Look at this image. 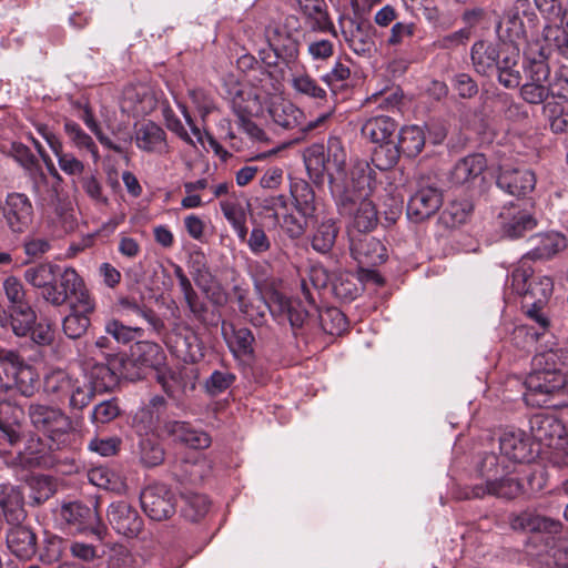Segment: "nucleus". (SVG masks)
<instances>
[{"mask_svg": "<svg viewBox=\"0 0 568 568\" xmlns=\"http://www.w3.org/2000/svg\"><path fill=\"white\" fill-rule=\"evenodd\" d=\"M254 286L257 294L255 303L251 307L256 308L257 317L251 313V324L260 325L266 313H270L280 323L288 322L292 328L303 326L307 311L298 300L287 298L281 292L282 282L274 275L268 263L257 265L254 274Z\"/></svg>", "mask_w": 568, "mask_h": 568, "instance_id": "obj_1", "label": "nucleus"}, {"mask_svg": "<svg viewBox=\"0 0 568 568\" xmlns=\"http://www.w3.org/2000/svg\"><path fill=\"white\" fill-rule=\"evenodd\" d=\"M531 365L532 371L525 381V400L532 406H548L549 396L566 385L561 368L568 365V346L537 353Z\"/></svg>", "mask_w": 568, "mask_h": 568, "instance_id": "obj_2", "label": "nucleus"}, {"mask_svg": "<svg viewBox=\"0 0 568 568\" xmlns=\"http://www.w3.org/2000/svg\"><path fill=\"white\" fill-rule=\"evenodd\" d=\"M514 464L508 463L501 455L485 454L477 464L476 471L481 480L464 489V498H497L513 499L523 493V485L513 476Z\"/></svg>", "mask_w": 568, "mask_h": 568, "instance_id": "obj_3", "label": "nucleus"}, {"mask_svg": "<svg viewBox=\"0 0 568 568\" xmlns=\"http://www.w3.org/2000/svg\"><path fill=\"white\" fill-rule=\"evenodd\" d=\"M470 59L478 74L497 75L498 82L507 89H516L521 83L519 49L515 45L498 47L480 40L471 45Z\"/></svg>", "mask_w": 568, "mask_h": 568, "instance_id": "obj_4", "label": "nucleus"}, {"mask_svg": "<svg viewBox=\"0 0 568 568\" xmlns=\"http://www.w3.org/2000/svg\"><path fill=\"white\" fill-rule=\"evenodd\" d=\"M0 508L9 526L6 541L9 550L19 559L30 560L38 550L37 535L24 524L27 513L20 491L14 487L0 491Z\"/></svg>", "mask_w": 568, "mask_h": 568, "instance_id": "obj_5", "label": "nucleus"}, {"mask_svg": "<svg viewBox=\"0 0 568 568\" xmlns=\"http://www.w3.org/2000/svg\"><path fill=\"white\" fill-rule=\"evenodd\" d=\"M256 36L263 37L267 48L257 49V60L267 68L277 65L278 61L288 64L298 57V41L296 30L287 23L275 20L260 21L256 26Z\"/></svg>", "mask_w": 568, "mask_h": 568, "instance_id": "obj_6", "label": "nucleus"}, {"mask_svg": "<svg viewBox=\"0 0 568 568\" xmlns=\"http://www.w3.org/2000/svg\"><path fill=\"white\" fill-rule=\"evenodd\" d=\"M27 416L31 426L48 437L50 450L62 449L70 444L73 423L60 407L32 402L28 405Z\"/></svg>", "mask_w": 568, "mask_h": 568, "instance_id": "obj_7", "label": "nucleus"}, {"mask_svg": "<svg viewBox=\"0 0 568 568\" xmlns=\"http://www.w3.org/2000/svg\"><path fill=\"white\" fill-rule=\"evenodd\" d=\"M304 163L308 175L316 182L323 180L326 174L332 182L335 175L344 172L346 152L339 138H331L327 148L323 144H313L303 153Z\"/></svg>", "mask_w": 568, "mask_h": 568, "instance_id": "obj_8", "label": "nucleus"}, {"mask_svg": "<svg viewBox=\"0 0 568 568\" xmlns=\"http://www.w3.org/2000/svg\"><path fill=\"white\" fill-rule=\"evenodd\" d=\"M251 116L258 120L268 118L285 130H294L304 120V113L292 102L265 91L251 92Z\"/></svg>", "mask_w": 568, "mask_h": 568, "instance_id": "obj_9", "label": "nucleus"}, {"mask_svg": "<svg viewBox=\"0 0 568 568\" xmlns=\"http://www.w3.org/2000/svg\"><path fill=\"white\" fill-rule=\"evenodd\" d=\"M45 394L58 402L68 399L69 408L82 410L91 403V390L84 379L70 375L63 369L48 373L43 381Z\"/></svg>", "mask_w": 568, "mask_h": 568, "instance_id": "obj_10", "label": "nucleus"}, {"mask_svg": "<svg viewBox=\"0 0 568 568\" xmlns=\"http://www.w3.org/2000/svg\"><path fill=\"white\" fill-rule=\"evenodd\" d=\"M509 524L515 531L531 534L532 540L540 545L541 551L546 547H555L565 529L561 520L541 515L531 509L513 514L509 518Z\"/></svg>", "mask_w": 568, "mask_h": 568, "instance_id": "obj_11", "label": "nucleus"}, {"mask_svg": "<svg viewBox=\"0 0 568 568\" xmlns=\"http://www.w3.org/2000/svg\"><path fill=\"white\" fill-rule=\"evenodd\" d=\"M47 292H41L42 298L54 307L72 303H81L92 298L83 278L73 267H59L55 280Z\"/></svg>", "mask_w": 568, "mask_h": 568, "instance_id": "obj_12", "label": "nucleus"}, {"mask_svg": "<svg viewBox=\"0 0 568 568\" xmlns=\"http://www.w3.org/2000/svg\"><path fill=\"white\" fill-rule=\"evenodd\" d=\"M341 215L348 216L349 235L354 232L366 234L378 224V212L375 204L362 194L354 195L351 191L343 192L336 200Z\"/></svg>", "mask_w": 568, "mask_h": 568, "instance_id": "obj_13", "label": "nucleus"}, {"mask_svg": "<svg viewBox=\"0 0 568 568\" xmlns=\"http://www.w3.org/2000/svg\"><path fill=\"white\" fill-rule=\"evenodd\" d=\"M121 377L130 381L141 379V373L126 372L123 366V357H114L105 363L94 364L89 372V379H84L91 390V400L97 393L112 389Z\"/></svg>", "mask_w": 568, "mask_h": 568, "instance_id": "obj_14", "label": "nucleus"}, {"mask_svg": "<svg viewBox=\"0 0 568 568\" xmlns=\"http://www.w3.org/2000/svg\"><path fill=\"white\" fill-rule=\"evenodd\" d=\"M443 204V194L436 181L420 178L417 190L407 204V216L418 223L434 215Z\"/></svg>", "mask_w": 568, "mask_h": 568, "instance_id": "obj_15", "label": "nucleus"}, {"mask_svg": "<svg viewBox=\"0 0 568 568\" xmlns=\"http://www.w3.org/2000/svg\"><path fill=\"white\" fill-rule=\"evenodd\" d=\"M256 210H258L257 215L261 216L260 223L264 227L272 230L281 225L291 239L300 237L307 223L306 221L303 223L293 214L284 213L285 199L282 195L264 200L262 207H256Z\"/></svg>", "mask_w": 568, "mask_h": 568, "instance_id": "obj_16", "label": "nucleus"}, {"mask_svg": "<svg viewBox=\"0 0 568 568\" xmlns=\"http://www.w3.org/2000/svg\"><path fill=\"white\" fill-rule=\"evenodd\" d=\"M144 514L154 521L170 519L176 511L175 494L164 484H153L140 494Z\"/></svg>", "mask_w": 568, "mask_h": 568, "instance_id": "obj_17", "label": "nucleus"}, {"mask_svg": "<svg viewBox=\"0 0 568 568\" xmlns=\"http://www.w3.org/2000/svg\"><path fill=\"white\" fill-rule=\"evenodd\" d=\"M60 515L67 524L74 526L78 531H90L99 539H103L106 527L99 515L98 501H92V506L81 501L64 504L61 507Z\"/></svg>", "mask_w": 568, "mask_h": 568, "instance_id": "obj_18", "label": "nucleus"}, {"mask_svg": "<svg viewBox=\"0 0 568 568\" xmlns=\"http://www.w3.org/2000/svg\"><path fill=\"white\" fill-rule=\"evenodd\" d=\"M164 361L165 354L159 344L141 341L131 348L130 357L123 356V366L126 372H140L143 378L146 369H158Z\"/></svg>", "mask_w": 568, "mask_h": 568, "instance_id": "obj_19", "label": "nucleus"}, {"mask_svg": "<svg viewBox=\"0 0 568 568\" xmlns=\"http://www.w3.org/2000/svg\"><path fill=\"white\" fill-rule=\"evenodd\" d=\"M24 410L16 402L0 400V445L14 447L23 437Z\"/></svg>", "mask_w": 568, "mask_h": 568, "instance_id": "obj_20", "label": "nucleus"}, {"mask_svg": "<svg viewBox=\"0 0 568 568\" xmlns=\"http://www.w3.org/2000/svg\"><path fill=\"white\" fill-rule=\"evenodd\" d=\"M529 3L526 0H518L505 11L496 26V32L500 40L514 43L525 37V22L527 18L531 21L534 13H528Z\"/></svg>", "mask_w": 568, "mask_h": 568, "instance_id": "obj_21", "label": "nucleus"}, {"mask_svg": "<svg viewBox=\"0 0 568 568\" xmlns=\"http://www.w3.org/2000/svg\"><path fill=\"white\" fill-rule=\"evenodd\" d=\"M3 217L11 232L23 233L32 223L33 206L23 193H9L2 207Z\"/></svg>", "mask_w": 568, "mask_h": 568, "instance_id": "obj_22", "label": "nucleus"}, {"mask_svg": "<svg viewBox=\"0 0 568 568\" xmlns=\"http://www.w3.org/2000/svg\"><path fill=\"white\" fill-rule=\"evenodd\" d=\"M111 527L128 538L136 537L143 529V519L138 510L124 500L112 503L106 511Z\"/></svg>", "mask_w": 568, "mask_h": 568, "instance_id": "obj_23", "label": "nucleus"}, {"mask_svg": "<svg viewBox=\"0 0 568 568\" xmlns=\"http://www.w3.org/2000/svg\"><path fill=\"white\" fill-rule=\"evenodd\" d=\"M529 429L532 438L547 446L558 448L564 445L565 427L555 416L538 413L530 417Z\"/></svg>", "mask_w": 568, "mask_h": 568, "instance_id": "obj_24", "label": "nucleus"}, {"mask_svg": "<svg viewBox=\"0 0 568 568\" xmlns=\"http://www.w3.org/2000/svg\"><path fill=\"white\" fill-rule=\"evenodd\" d=\"M349 250L361 267L376 266L386 260V248L376 237L367 234H351Z\"/></svg>", "mask_w": 568, "mask_h": 568, "instance_id": "obj_25", "label": "nucleus"}, {"mask_svg": "<svg viewBox=\"0 0 568 568\" xmlns=\"http://www.w3.org/2000/svg\"><path fill=\"white\" fill-rule=\"evenodd\" d=\"M496 184L500 190L513 196H525L535 189L536 176L528 169L500 165Z\"/></svg>", "mask_w": 568, "mask_h": 568, "instance_id": "obj_26", "label": "nucleus"}, {"mask_svg": "<svg viewBox=\"0 0 568 568\" xmlns=\"http://www.w3.org/2000/svg\"><path fill=\"white\" fill-rule=\"evenodd\" d=\"M81 303L69 305V313L62 320V331L71 339H78L85 335L91 325V314L95 310L93 297Z\"/></svg>", "mask_w": 568, "mask_h": 568, "instance_id": "obj_27", "label": "nucleus"}, {"mask_svg": "<svg viewBox=\"0 0 568 568\" xmlns=\"http://www.w3.org/2000/svg\"><path fill=\"white\" fill-rule=\"evenodd\" d=\"M344 39L349 49L358 55H368L374 50L372 26L368 21L349 19L342 28Z\"/></svg>", "mask_w": 568, "mask_h": 568, "instance_id": "obj_28", "label": "nucleus"}, {"mask_svg": "<svg viewBox=\"0 0 568 568\" xmlns=\"http://www.w3.org/2000/svg\"><path fill=\"white\" fill-rule=\"evenodd\" d=\"M162 428L174 440L193 449H205L212 442L207 433L193 428L187 422L165 419Z\"/></svg>", "mask_w": 568, "mask_h": 568, "instance_id": "obj_29", "label": "nucleus"}, {"mask_svg": "<svg viewBox=\"0 0 568 568\" xmlns=\"http://www.w3.org/2000/svg\"><path fill=\"white\" fill-rule=\"evenodd\" d=\"M501 456L511 464L524 463L530 458V448L525 433L510 430L504 433L499 438Z\"/></svg>", "mask_w": 568, "mask_h": 568, "instance_id": "obj_30", "label": "nucleus"}, {"mask_svg": "<svg viewBox=\"0 0 568 568\" xmlns=\"http://www.w3.org/2000/svg\"><path fill=\"white\" fill-rule=\"evenodd\" d=\"M530 250L524 257L530 260L549 258L566 246V239L557 232L539 233L529 239Z\"/></svg>", "mask_w": 568, "mask_h": 568, "instance_id": "obj_31", "label": "nucleus"}, {"mask_svg": "<svg viewBox=\"0 0 568 568\" xmlns=\"http://www.w3.org/2000/svg\"><path fill=\"white\" fill-rule=\"evenodd\" d=\"M546 48L529 45L525 52L524 71L526 81L549 82L550 68L547 62Z\"/></svg>", "mask_w": 568, "mask_h": 568, "instance_id": "obj_32", "label": "nucleus"}, {"mask_svg": "<svg viewBox=\"0 0 568 568\" xmlns=\"http://www.w3.org/2000/svg\"><path fill=\"white\" fill-rule=\"evenodd\" d=\"M245 207H248V200L244 194L233 195L231 199L221 202V210L225 219L242 242H245L247 233Z\"/></svg>", "mask_w": 568, "mask_h": 568, "instance_id": "obj_33", "label": "nucleus"}, {"mask_svg": "<svg viewBox=\"0 0 568 568\" xmlns=\"http://www.w3.org/2000/svg\"><path fill=\"white\" fill-rule=\"evenodd\" d=\"M487 162L483 154H469L459 160L450 171V181L456 185L473 182L486 169Z\"/></svg>", "mask_w": 568, "mask_h": 568, "instance_id": "obj_34", "label": "nucleus"}, {"mask_svg": "<svg viewBox=\"0 0 568 568\" xmlns=\"http://www.w3.org/2000/svg\"><path fill=\"white\" fill-rule=\"evenodd\" d=\"M213 463L205 456L183 460L175 473L182 483L199 485L212 475Z\"/></svg>", "mask_w": 568, "mask_h": 568, "instance_id": "obj_35", "label": "nucleus"}, {"mask_svg": "<svg viewBox=\"0 0 568 568\" xmlns=\"http://www.w3.org/2000/svg\"><path fill=\"white\" fill-rule=\"evenodd\" d=\"M227 98L231 101L232 109L237 116L239 124L245 133H248V105L246 84L239 82L234 77H229L225 81Z\"/></svg>", "mask_w": 568, "mask_h": 568, "instance_id": "obj_36", "label": "nucleus"}, {"mask_svg": "<svg viewBox=\"0 0 568 568\" xmlns=\"http://www.w3.org/2000/svg\"><path fill=\"white\" fill-rule=\"evenodd\" d=\"M37 321V314L28 304L11 306L9 316L0 318L2 327L10 326L12 332L19 336H27L33 328Z\"/></svg>", "mask_w": 568, "mask_h": 568, "instance_id": "obj_37", "label": "nucleus"}, {"mask_svg": "<svg viewBox=\"0 0 568 568\" xmlns=\"http://www.w3.org/2000/svg\"><path fill=\"white\" fill-rule=\"evenodd\" d=\"M174 349L186 363H195L203 357L202 342L190 327H184L174 336Z\"/></svg>", "mask_w": 568, "mask_h": 568, "instance_id": "obj_38", "label": "nucleus"}, {"mask_svg": "<svg viewBox=\"0 0 568 568\" xmlns=\"http://www.w3.org/2000/svg\"><path fill=\"white\" fill-rule=\"evenodd\" d=\"M500 215L504 219L503 232L509 239H518L536 226L535 217L524 210L513 207Z\"/></svg>", "mask_w": 568, "mask_h": 568, "instance_id": "obj_39", "label": "nucleus"}, {"mask_svg": "<svg viewBox=\"0 0 568 568\" xmlns=\"http://www.w3.org/2000/svg\"><path fill=\"white\" fill-rule=\"evenodd\" d=\"M396 130L397 123L386 115L371 118L362 125L363 136L376 144L390 141Z\"/></svg>", "mask_w": 568, "mask_h": 568, "instance_id": "obj_40", "label": "nucleus"}, {"mask_svg": "<svg viewBox=\"0 0 568 568\" xmlns=\"http://www.w3.org/2000/svg\"><path fill=\"white\" fill-rule=\"evenodd\" d=\"M291 193L295 201L296 210L304 216L305 221H312L318 216V204L312 186L305 181H300L291 186Z\"/></svg>", "mask_w": 568, "mask_h": 568, "instance_id": "obj_41", "label": "nucleus"}, {"mask_svg": "<svg viewBox=\"0 0 568 568\" xmlns=\"http://www.w3.org/2000/svg\"><path fill=\"white\" fill-rule=\"evenodd\" d=\"M164 130L156 123L149 121L136 132V145L146 152H161L166 146Z\"/></svg>", "mask_w": 568, "mask_h": 568, "instance_id": "obj_42", "label": "nucleus"}, {"mask_svg": "<svg viewBox=\"0 0 568 568\" xmlns=\"http://www.w3.org/2000/svg\"><path fill=\"white\" fill-rule=\"evenodd\" d=\"M134 454L145 467H155L164 460V448L156 436L139 437Z\"/></svg>", "mask_w": 568, "mask_h": 568, "instance_id": "obj_43", "label": "nucleus"}, {"mask_svg": "<svg viewBox=\"0 0 568 568\" xmlns=\"http://www.w3.org/2000/svg\"><path fill=\"white\" fill-rule=\"evenodd\" d=\"M425 133L418 125H406L399 130L397 146L407 158L417 156L425 146Z\"/></svg>", "mask_w": 568, "mask_h": 568, "instance_id": "obj_44", "label": "nucleus"}, {"mask_svg": "<svg viewBox=\"0 0 568 568\" xmlns=\"http://www.w3.org/2000/svg\"><path fill=\"white\" fill-rule=\"evenodd\" d=\"M301 11L313 21V29L320 31H334L325 0H296Z\"/></svg>", "mask_w": 568, "mask_h": 568, "instance_id": "obj_45", "label": "nucleus"}, {"mask_svg": "<svg viewBox=\"0 0 568 568\" xmlns=\"http://www.w3.org/2000/svg\"><path fill=\"white\" fill-rule=\"evenodd\" d=\"M13 387L24 397H32L39 389V374L29 364L24 363L10 374Z\"/></svg>", "mask_w": 568, "mask_h": 568, "instance_id": "obj_46", "label": "nucleus"}, {"mask_svg": "<svg viewBox=\"0 0 568 568\" xmlns=\"http://www.w3.org/2000/svg\"><path fill=\"white\" fill-rule=\"evenodd\" d=\"M554 282L546 275H535L529 282V287L523 298L525 305H545L552 294Z\"/></svg>", "mask_w": 568, "mask_h": 568, "instance_id": "obj_47", "label": "nucleus"}, {"mask_svg": "<svg viewBox=\"0 0 568 568\" xmlns=\"http://www.w3.org/2000/svg\"><path fill=\"white\" fill-rule=\"evenodd\" d=\"M338 227L333 219H324L312 236V247L320 253H328L336 241Z\"/></svg>", "mask_w": 568, "mask_h": 568, "instance_id": "obj_48", "label": "nucleus"}, {"mask_svg": "<svg viewBox=\"0 0 568 568\" xmlns=\"http://www.w3.org/2000/svg\"><path fill=\"white\" fill-rule=\"evenodd\" d=\"M59 265L52 263H41L36 266L29 267L24 271L26 281L42 292H47L55 280V273L59 271Z\"/></svg>", "mask_w": 568, "mask_h": 568, "instance_id": "obj_49", "label": "nucleus"}, {"mask_svg": "<svg viewBox=\"0 0 568 568\" xmlns=\"http://www.w3.org/2000/svg\"><path fill=\"white\" fill-rule=\"evenodd\" d=\"M118 304L123 313L143 318L155 331L163 328V322L158 317L153 310L142 302H139L133 297H121L119 298Z\"/></svg>", "mask_w": 568, "mask_h": 568, "instance_id": "obj_50", "label": "nucleus"}, {"mask_svg": "<svg viewBox=\"0 0 568 568\" xmlns=\"http://www.w3.org/2000/svg\"><path fill=\"white\" fill-rule=\"evenodd\" d=\"M519 95L528 104H546L548 99L554 97L550 82L526 81L519 84Z\"/></svg>", "mask_w": 568, "mask_h": 568, "instance_id": "obj_51", "label": "nucleus"}, {"mask_svg": "<svg viewBox=\"0 0 568 568\" xmlns=\"http://www.w3.org/2000/svg\"><path fill=\"white\" fill-rule=\"evenodd\" d=\"M544 305H525L523 304V307L526 308L527 316L535 322L539 329L541 332H538L534 328H528L527 326H518L515 329V334L517 336L527 335L530 337L531 342H535L538 339V337L544 334V332L549 326V318L548 316L542 312Z\"/></svg>", "mask_w": 568, "mask_h": 568, "instance_id": "obj_52", "label": "nucleus"}, {"mask_svg": "<svg viewBox=\"0 0 568 568\" xmlns=\"http://www.w3.org/2000/svg\"><path fill=\"white\" fill-rule=\"evenodd\" d=\"M64 131L74 146L78 149L88 150L91 153L94 162L100 160L99 150L93 139L88 133H85L77 122L67 120L64 122Z\"/></svg>", "mask_w": 568, "mask_h": 568, "instance_id": "obj_53", "label": "nucleus"}, {"mask_svg": "<svg viewBox=\"0 0 568 568\" xmlns=\"http://www.w3.org/2000/svg\"><path fill=\"white\" fill-rule=\"evenodd\" d=\"M292 87L296 93L317 102L326 100L327 93L310 74L302 73L292 78Z\"/></svg>", "mask_w": 568, "mask_h": 568, "instance_id": "obj_54", "label": "nucleus"}, {"mask_svg": "<svg viewBox=\"0 0 568 568\" xmlns=\"http://www.w3.org/2000/svg\"><path fill=\"white\" fill-rule=\"evenodd\" d=\"M547 49L568 60V31L558 24L547 26L542 32Z\"/></svg>", "mask_w": 568, "mask_h": 568, "instance_id": "obj_55", "label": "nucleus"}, {"mask_svg": "<svg viewBox=\"0 0 568 568\" xmlns=\"http://www.w3.org/2000/svg\"><path fill=\"white\" fill-rule=\"evenodd\" d=\"M83 122L84 124L90 129V131L92 133H94V135L97 136V139L99 140V142L106 149L109 150H112L114 151L115 153L118 154H123L125 152V149L124 146L121 144V142L125 143V144H130L131 143V140L132 138L130 135L128 136H123V138H119V141L118 143L113 142L109 136H106L100 125L98 124V122L94 120L92 113L90 110H85L84 111V114H83Z\"/></svg>", "mask_w": 568, "mask_h": 568, "instance_id": "obj_56", "label": "nucleus"}, {"mask_svg": "<svg viewBox=\"0 0 568 568\" xmlns=\"http://www.w3.org/2000/svg\"><path fill=\"white\" fill-rule=\"evenodd\" d=\"M159 419V416L153 410L142 407L133 417L132 428L134 435L138 438L156 436Z\"/></svg>", "mask_w": 568, "mask_h": 568, "instance_id": "obj_57", "label": "nucleus"}, {"mask_svg": "<svg viewBox=\"0 0 568 568\" xmlns=\"http://www.w3.org/2000/svg\"><path fill=\"white\" fill-rule=\"evenodd\" d=\"M68 548V540L53 534H45L39 559L44 564H53L62 558Z\"/></svg>", "mask_w": 568, "mask_h": 568, "instance_id": "obj_58", "label": "nucleus"}, {"mask_svg": "<svg viewBox=\"0 0 568 568\" xmlns=\"http://www.w3.org/2000/svg\"><path fill=\"white\" fill-rule=\"evenodd\" d=\"M318 317L322 329L329 335H339L346 327V317L336 307L321 311Z\"/></svg>", "mask_w": 568, "mask_h": 568, "instance_id": "obj_59", "label": "nucleus"}, {"mask_svg": "<svg viewBox=\"0 0 568 568\" xmlns=\"http://www.w3.org/2000/svg\"><path fill=\"white\" fill-rule=\"evenodd\" d=\"M374 171L369 164L365 161L356 163L351 172V179L355 189H357L362 196L367 195V191H371L374 182Z\"/></svg>", "mask_w": 568, "mask_h": 568, "instance_id": "obj_60", "label": "nucleus"}, {"mask_svg": "<svg viewBox=\"0 0 568 568\" xmlns=\"http://www.w3.org/2000/svg\"><path fill=\"white\" fill-rule=\"evenodd\" d=\"M400 154L397 144L387 141L379 144L378 149L375 150L373 161L379 170H388L397 164Z\"/></svg>", "mask_w": 568, "mask_h": 568, "instance_id": "obj_61", "label": "nucleus"}, {"mask_svg": "<svg viewBox=\"0 0 568 568\" xmlns=\"http://www.w3.org/2000/svg\"><path fill=\"white\" fill-rule=\"evenodd\" d=\"M29 498L33 505H41L55 493V487L52 479L48 476H36L30 481Z\"/></svg>", "mask_w": 568, "mask_h": 568, "instance_id": "obj_62", "label": "nucleus"}, {"mask_svg": "<svg viewBox=\"0 0 568 568\" xmlns=\"http://www.w3.org/2000/svg\"><path fill=\"white\" fill-rule=\"evenodd\" d=\"M209 508L210 501L207 497L194 494L186 497L182 514L187 520L197 521L207 514Z\"/></svg>", "mask_w": 568, "mask_h": 568, "instance_id": "obj_63", "label": "nucleus"}, {"mask_svg": "<svg viewBox=\"0 0 568 568\" xmlns=\"http://www.w3.org/2000/svg\"><path fill=\"white\" fill-rule=\"evenodd\" d=\"M235 381V376L227 371H214L205 381L204 388L210 396H217L225 392Z\"/></svg>", "mask_w": 568, "mask_h": 568, "instance_id": "obj_64", "label": "nucleus"}]
</instances>
